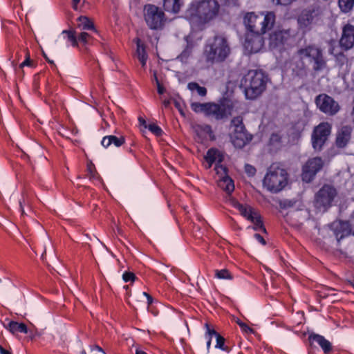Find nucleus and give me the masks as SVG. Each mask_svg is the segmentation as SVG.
<instances>
[{"label":"nucleus","mask_w":354,"mask_h":354,"mask_svg":"<svg viewBox=\"0 0 354 354\" xmlns=\"http://www.w3.org/2000/svg\"><path fill=\"white\" fill-rule=\"evenodd\" d=\"M137 279L136 274L131 272H124L122 274V279L124 282H133Z\"/></svg>","instance_id":"37998d69"},{"label":"nucleus","mask_w":354,"mask_h":354,"mask_svg":"<svg viewBox=\"0 0 354 354\" xmlns=\"http://www.w3.org/2000/svg\"><path fill=\"white\" fill-rule=\"evenodd\" d=\"M315 102L317 108L328 115H335L340 109L338 102L327 94H319Z\"/></svg>","instance_id":"9b49d317"},{"label":"nucleus","mask_w":354,"mask_h":354,"mask_svg":"<svg viewBox=\"0 0 354 354\" xmlns=\"http://www.w3.org/2000/svg\"><path fill=\"white\" fill-rule=\"evenodd\" d=\"M225 342V339L222 335H218L217 337H216L215 348L229 353L232 351V348L228 345H226Z\"/></svg>","instance_id":"2f4dec72"},{"label":"nucleus","mask_w":354,"mask_h":354,"mask_svg":"<svg viewBox=\"0 0 354 354\" xmlns=\"http://www.w3.org/2000/svg\"><path fill=\"white\" fill-rule=\"evenodd\" d=\"M178 106H179V103L178 102H175V106L178 108Z\"/></svg>","instance_id":"e2e57ef3"},{"label":"nucleus","mask_w":354,"mask_h":354,"mask_svg":"<svg viewBox=\"0 0 354 354\" xmlns=\"http://www.w3.org/2000/svg\"><path fill=\"white\" fill-rule=\"evenodd\" d=\"M187 88L191 91H196L198 95L201 97H204L207 95V88L204 86H201L198 83L196 82H189L187 84Z\"/></svg>","instance_id":"473e14b6"},{"label":"nucleus","mask_w":354,"mask_h":354,"mask_svg":"<svg viewBox=\"0 0 354 354\" xmlns=\"http://www.w3.org/2000/svg\"><path fill=\"white\" fill-rule=\"evenodd\" d=\"M351 227L348 221H339L334 229L335 237L338 241L351 234Z\"/></svg>","instance_id":"aec40b11"},{"label":"nucleus","mask_w":354,"mask_h":354,"mask_svg":"<svg viewBox=\"0 0 354 354\" xmlns=\"http://www.w3.org/2000/svg\"><path fill=\"white\" fill-rule=\"evenodd\" d=\"M86 171L87 176L90 180H96L99 178V175L93 163L88 164Z\"/></svg>","instance_id":"4c0bfd02"},{"label":"nucleus","mask_w":354,"mask_h":354,"mask_svg":"<svg viewBox=\"0 0 354 354\" xmlns=\"http://www.w3.org/2000/svg\"><path fill=\"white\" fill-rule=\"evenodd\" d=\"M156 82H157V91L160 95H162L165 93V89L164 86L159 82L157 77H156Z\"/></svg>","instance_id":"8fccbe9b"},{"label":"nucleus","mask_w":354,"mask_h":354,"mask_svg":"<svg viewBox=\"0 0 354 354\" xmlns=\"http://www.w3.org/2000/svg\"><path fill=\"white\" fill-rule=\"evenodd\" d=\"M338 56H341V57H344V54H343V53H339V54L338 55Z\"/></svg>","instance_id":"69168bd1"},{"label":"nucleus","mask_w":354,"mask_h":354,"mask_svg":"<svg viewBox=\"0 0 354 354\" xmlns=\"http://www.w3.org/2000/svg\"><path fill=\"white\" fill-rule=\"evenodd\" d=\"M276 16L273 12H248L244 17V24L247 32L266 34L270 31L275 24Z\"/></svg>","instance_id":"20e7f679"},{"label":"nucleus","mask_w":354,"mask_h":354,"mask_svg":"<svg viewBox=\"0 0 354 354\" xmlns=\"http://www.w3.org/2000/svg\"><path fill=\"white\" fill-rule=\"evenodd\" d=\"M128 152H129L131 153H133V150L131 149H128Z\"/></svg>","instance_id":"0e129e2a"},{"label":"nucleus","mask_w":354,"mask_h":354,"mask_svg":"<svg viewBox=\"0 0 354 354\" xmlns=\"http://www.w3.org/2000/svg\"><path fill=\"white\" fill-rule=\"evenodd\" d=\"M206 339H207V351H209L210 346H211V343H212V337H209L208 338H206Z\"/></svg>","instance_id":"13d9d810"},{"label":"nucleus","mask_w":354,"mask_h":354,"mask_svg":"<svg viewBox=\"0 0 354 354\" xmlns=\"http://www.w3.org/2000/svg\"><path fill=\"white\" fill-rule=\"evenodd\" d=\"M125 142V138L123 136L117 137L113 135L106 136L103 137L101 145L104 147L107 148L111 145H113L116 147L122 146Z\"/></svg>","instance_id":"4be33fe9"},{"label":"nucleus","mask_w":354,"mask_h":354,"mask_svg":"<svg viewBox=\"0 0 354 354\" xmlns=\"http://www.w3.org/2000/svg\"><path fill=\"white\" fill-rule=\"evenodd\" d=\"M136 44V55L142 67H145L147 63L148 55L146 52L145 46L142 43L140 39L137 38Z\"/></svg>","instance_id":"bb28decb"},{"label":"nucleus","mask_w":354,"mask_h":354,"mask_svg":"<svg viewBox=\"0 0 354 354\" xmlns=\"http://www.w3.org/2000/svg\"><path fill=\"white\" fill-rule=\"evenodd\" d=\"M170 100H165L162 102L163 106L167 108L170 105Z\"/></svg>","instance_id":"bf43d9fd"},{"label":"nucleus","mask_w":354,"mask_h":354,"mask_svg":"<svg viewBox=\"0 0 354 354\" xmlns=\"http://www.w3.org/2000/svg\"><path fill=\"white\" fill-rule=\"evenodd\" d=\"M204 158L209 165L208 168H210L216 162H217L216 163H221L223 161L224 157L218 149L210 148L207 150Z\"/></svg>","instance_id":"412c9836"},{"label":"nucleus","mask_w":354,"mask_h":354,"mask_svg":"<svg viewBox=\"0 0 354 354\" xmlns=\"http://www.w3.org/2000/svg\"><path fill=\"white\" fill-rule=\"evenodd\" d=\"M205 327L206 328V333H205L206 338H208L209 337H211L212 338L213 336H214L215 337H217V335H220L214 328H212L210 327V325L208 323H205Z\"/></svg>","instance_id":"c03bdc74"},{"label":"nucleus","mask_w":354,"mask_h":354,"mask_svg":"<svg viewBox=\"0 0 354 354\" xmlns=\"http://www.w3.org/2000/svg\"><path fill=\"white\" fill-rule=\"evenodd\" d=\"M183 4L182 0H163L165 10L174 14L179 12Z\"/></svg>","instance_id":"393cba45"},{"label":"nucleus","mask_w":354,"mask_h":354,"mask_svg":"<svg viewBox=\"0 0 354 354\" xmlns=\"http://www.w3.org/2000/svg\"><path fill=\"white\" fill-rule=\"evenodd\" d=\"M124 288L125 289H128V288H129V286H124Z\"/></svg>","instance_id":"338daca9"},{"label":"nucleus","mask_w":354,"mask_h":354,"mask_svg":"<svg viewBox=\"0 0 354 354\" xmlns=\"http://www.w3.org/2000/svg\"><path fill=\"white\" fill-rule=\"evenodd\" d=\"M237 324L241 327V328L245 332H252L253 330L250 327H249L246 324L242 322H238Z\"/></svg>","instance_id":"de8ad7c7"},{"label":"nucleus","mask_w":354,"mask_h":354,"mask_svg":"<svg viewBox=\"0 0 354 354\" xmlns=\"http://www.w3.org/2000/svg\"><path fill=\"white\" fill-rule=\"evenodd\" d=\"M352 128L349 126L342 127L337 132L335 145L338 148L345 147L351 138Z\"/></svg>","instance_id":"f3484780"},{"label":"nucleus","mask_w":354,"mask_h":354,"mask_svg":"<svg viewBox=\"0 0 354 354\" xmlns=\"http://www.w3.org/2000/svg\"><path fill=\"white\" fill-rule=\"evenodd\" d=\"M4 327L8 330L12 334L21 333L27 334L28 327L24 323H19L15 321H8L7 324H3Z\"/></svg>","instance_id":"5701e85b"},{"label":"nucleus","mask_w":354,"mask_h":354,"mask_svg":"<svg viewBox=\"0 0 354 354\" xmlns=\"http://www.w3.org/2000/svg\"><path fill=\"white\" fill-rule=\"evenodd\" d=\"M340 46L346 50L351 48L354 45V26L346 24L344 26L342 35L339 40Z\"/></svg>","instance_id":"dca6fc26"},{"label":"nucleus","mask_w":354,"mask_h":354,"mask_svg":"<svg viewBox=\"0 0 354 354\" xmlns=\"http://www.w3.org/2000/svg\"><path fill=\"white\" fill-rule=\"evenodd\" d=\"M28 66L30 68H33L35 66L34 62L30 57L29 51L27 50L26 53V58L24 61H23L17 68H15V72L20 76L23 77L24 75V67Z\"/></svg>","instance_id":"c85d7f7f"},{"label":"nucleus","mask_w":354,"mask_h":354,"mask_svg":"<svg viewBox=\"0 0 354 354\" xmlns=\"http://www.w3.org/2000/svg\"><path fill=\"white\" fill-rule=\"evenodd\" d=\"M186 40L187 45L179 56L181 58V59H187L192 54V50L194 46V43L192 41H189L187 39H186Z\"/></svg>","instance_id":"e433bc0d"},{"label":"nucleus","mask_w":354,"mask_h":354,"mask_svg":"<svg viewBox=\"0 0 354 354\" xmlns=\"http://www.w3.org/2000/svg\"><path fill=\"white\" fill-rule=\"evenodd\" d=\"M281 136L277 133H273L269 140V145L275 149H279L281 146Z\"/></svg>","instance_id":"72a5a7b5"},{"label":"nucleus","mask_w":354,"mask_h":354,"mask_svg":"<svg viewBox=\"0 0 354 354\" xmlns=\"http://www.w3.org/2000/svg\"><path fill=\"white\" fill-rule=\"evenodd\" d=\"M73 1V8L75 10H77L78 8V4L80 2V0H72Z\"/></svg>","instance_id":"5fc2aeb1"},{"label":"nucleus","mask_w":354,"mask_h":354,"mask_svg":"<svg viewBox=\"0 0 354 354\" xmlns=\"http://www.w3.org/2000/svg\"><path fill=\"white\" fill-rule=\"evenodd\" d=\"M234 207L239 211L241 216L248 221L252 220V217L257 213L250 206L243 205L239 201L234 202Z\"/></svg>","instance_id":"b1692460"},{"label":"nucleus","mask_w":354,"mask_h":354,"mask_svg":"<svg viewBox=\"0 0 354 354\" xmlns=\"http://www.w3.org/2000/svg\"><path fill=\"white\" fill-rule=\"evenodd\" d=\"M62 35L66 39L67 43H69L73 47L78 46L77 36L74 29L64 30Z\"/></svg>","instance_id":"c756f323"},{"label":"nucleus","mask_w":354,"mask_h":354,"mask_svg":"<svg viewBox=\"0 0 354 354\" xmlns=\"http://www.w3.org/2000/svg\"><path fill=\"white\" fill-rule=\"evenodd\" d=\"M254 237L255 238V239L259 242L261 244H262L263 245H266V240L264 239V238L259 234H254Z\"/></svg>","instance_id":"09e8293b"},{"label":"nucleus","mask_w":354,"mask_h":354,"mask_svg":"<svg viewBox=\"0 0 354 354\" xmlns=\"http://www.w3.org/2000/svg\"><path fill=\"white\" fill-rule=\"evenodd\" d=\"M331 125L328 122H321L315 127L312 133V145L315 151H320L331 133Z\"/></svg>","instance_id":"9d476101"},{"label":"nucleus","mask_w":354,"mask_h":354,"mask_svg":"<svg viewBox=\"0 0 354 354\" xmlns=\"http://www.w3.org/2000/svg\"><path fill=\"white\" fill-rule=\"evenodd\" d=\"M252 138L248 133L242 121L235 124L234 132L231 135V141L236 148L241 149L249 143Z\"/></svg>","instance_id":"ddd939ff"},{"label":"nucleus","mask_w":354,"mask_h":354,"mask_svg":"<svg viewBox=\"0 0 354 354\" xmlns=\"http://www.w3.org/2000/svg\"><path fill=\"white\" fill-rule=\"evenodd\" d=\"M301 67L299 68V71L296 73V75L298 76L302 75L306 72L304 64L303 62H301Z\"/></svg>","instance_id":"3c124183"},{"label":"nucleus","mask_w":354,"mask_h":354,"mask_svg":"<svg viewBox=\"0 0 354 354\" xmlns=\"http://www.w3.org/2000/svg\"><path fill=\"white\" fill-rule=\"evenodd\" d=\"M304 17H306V18L305 19H306L308 23H310L312 21V20H313L312 12H308L306 14H304L302 15V18H304Z\"/></svg>","instance_id":"603ef678"},{"label":"nucleus","mask_w":354,"mask_h":354,"mask_svg":"<svg viewBox=\"0 0 354 354\" xmlns=\"http://www.w3.org/2000/svg\"><path fill=\"white\" fill-rule=\"evenodd\" d=\"M219 8L216 0L193 1L185 11V18L193 23H206L217 15Z\"/></svg>","instance_id":"f257e3e1"},{"label":"nucleus","mask_w":354,"mask_h":354,"mask_svg":"<svg viewBox=\"0 0 354 354\" xmlns=\"http://www.w3.org/2000/svg\"><path fill=\"white\" fill-rule=\"evenodd\" d=\"M44 57H45L46 59L48 61V63H50V64L55 65L53 61H52V60L49 59L48 58H47L46 55Z\"/></svg>","instance_id":"680f3d73"},{"label":"nucleus","mask_w":354,"mask_h":354,"mask_svg":"<svg viewBox=\"0 0 354 354\" xmlns=\"http://www.w3.org/2000/svg\"><path fill=\"white\" fill-rule=\"evenodd\" d=\"M214 169L216 170L217 174H221L223 176H228L227 168L225 166L221 165V163H216Z\"/></svg>","instance_id":"79ce46f5"},{"label":"nucleus","mask_w":354,"mask_h":354,"mask_svg":"<svg viewBox=\"0 0 354 354\" xmlns=\"http://www.w3.org/2000/svg\"><path fill=\"white\" fill-rule=\"evenodd\" d=\"M297 55L301 60L307 59L313 65V69L315 72L323 71L327 66L322 49L315 44L299 48Z\"/></svg>","instance_id":"423d86ee"},{"label":"nucleus","mask_w":354,"mask_h":354,"mask_svg":"<svg viewBox=\"0 0 354 354\" xmlns=\"http://www.w3.org/2000/svg\"><path fill=\"white\" fill-rule=\"evenodd\" d=\"M19 210L21 212V214L23 215L25 214V211H24L25 206L30 205L29 196L26 192L24 191L21 193V197L19 201Z\"/></svg>","instance_id":"f704fd0d"},{"label":"nucleus","mask_w":354,"mask_h":354,"mask_svg":"<svg viewBox=\"0 0 354 354\" xmlns=\"http://www.w3.org/2000/svg\"><path fill=\"white\" fill-rule=\"evenodd\" d=\"M288 39V33L283 30L274 31L270 35L269 45L271 48H277L285 44Z\"/></svg>","instance_id":"6ab92c4d"},{"label":"nucleus","mask_w":354,"mask_h":354,"mask_svg":"<svg viewBox=\"0 0 354 354\" xmlns=\"http://www.w3.org/2000/svg\"><path fill=\"white\" fill-rule=\"evenodd\" d=\"M91 38L92 37L88 33L86 32H82L77 36V44L80 42L84 45H86L87 44H88Z\"/></svg>","instance_id":"a19ab883"},{"label":"nucleus","mask_w":354,"mask_h":354,"mask_svg":"<svg viewBox=\"0 0 354 354\" xmlns=\"http://www.w3.org/2000/svg\"><path fill=\"white\" fill-rule=\"evenodd\" d=\"M268 75L259 70H251L241 80V86L244 88L246 98L254 100L266 88Z\"/></svg>","instance_id":"7ed1b4c3"},{"label":"nucleus","mask_w":354,"mask_h":354,"mask_svg":"<svg viewBox=\"0 0 354 354\" xmlns=\"http://www.w3.org/2000/svg\"><path fill=\"white\" fill-rule=\"evenodd\" d=\"M136 354H147V353L146 352H145L144 351H142L140 349H136Z\"/></svg>","instance_id":"052dcab7"},{"label":"nucleus","mask_w":354,"mask_h":354,"mask_svg":"<svg viewBox=\"0 0 354 354\" xmlns=\"http://www.w3.org/2000/svg\"><path fill=\"white\" fill-rule=\"evenodd\" d=\"M308 340L311 344L316 342L322 348L324 354H329L333 351L332 344L323 335L310 333L308 336Z\"/></svg>","instance_id":"a211bd4d"},{"label":"nucleus","mask_w":354,"mask_h":354,"mask_svg":"<svg viewBox=\"0 0 354 354\" xmlns=\"http://www.w3.org/2000/svg\"><path fill=\"white\" fill-rule=\"evenodd\" d=\"M288 174L277 163L272 164L263 178V185L272 193L282 190L288 183Z\"/></svg>","instance_id":"39448f33"},{"label":"nucleus","mask_w":354,"mask_h":354,"mask_svg":"<svg viewBox=\"0 0 354 354\" xmlns=\"http://www.w3.org/2000/svg\"><path fill=\"white\" fill-rule=\"evenodd\" d=\"M0 354H12L11 351L5 349L3 347L0 349Z\"/></svg>","instance_id":"4d7b16f0"},{"label":"nucleus","mask_w":354,"mask_h":354,"mask_svg":"<svg viewBox=\"0 0 354 354\" xmlns=\"http://www.w3.org/2000/svg\"><path fill=\"white\" fill-rule=\"evenodd\" d=\"M147 128L156 136H160L163 133L162 129L155 123L149 124Z\"/></svg>","instance_id":"ea45409f"},{"label":"nucleus","mask_w":354,"mask_h":354,"mask_svg":"<svg viewBox=\"0 0 354 354\" xmlns=\"http://www.w3.org/2000/svg\"><path fill=\"white\" fill-rule=\"evenodd\" d=\"M231 48L227 38L216 35L209 38L203 48V57L207 64L222 63L229 57Z\"/></svg>","instance_id":"f03ea898"},{"label":"nucleus","mask_w":354,"mask_h":354,"mask_svg":"<svg viewBox=\"0 0 354 354\" xmlns=\"http://www.w3.org/2000/svg\"><path fill=\"white\" fill-rule=\"evenodd\" d=\"M194 129L196 133L195 139L199 143H204L208 138L210 140H215L216 139L212 127L209 124H197Z\"/></svg>","instance_id":"2eb2a0df"},{"label":"nucleus","mask_w":354,"mask_h":354,"mask_svg":"<svg viewBox=\"0 0 354 354\" xmlns=\"http://www.w3.org/2000/svg\"><path fill=\"white\" fill-rule=\"evenodd\" d=\"M340 10L344 12H348L354 6V0H338Z\"/></svg>","instance_id":"c9c22d12"},{"label":"nucleus","mask_w":354,"mask_h":354,"mask_svg":"<svg viewBox=\"0 0 354 354\" xmlns=\"http://www.w3.org/2000/svg\"><path fill=\"white\" fill-rule=\"evenodd\" d=\"M138 121H139V123H140V125L145 127V128L147 127L148 124H147V122H146V120L144 118L140 117L138 118Z\"/></svg>","instance_id":"864d4df0"},{"label":"nucleus","mask_w":354,"mask_h":354,"mask_svg":"<svg viewBox=\"0 0 354 354\" xmlns=\"http://www.w3.org/2000/svg\"><path fill=\"white\" fill-rule=\"evenodd\" d=\"M77 28L81 30L97 32L93 22L86 16H80L77 19Z\"/></svg>","instance_id":"a878e982"},{"label":"nucleus","mask_w":354,"mask_h":354,"mask_svg":"<svg viewBox=\"0 0 354 354\" xmlns=\"http://www.w3.org/2000/svg\"><path fill=\"white\" fill-rule=\"evenodd\" d=\"M215 276L221 279H232L233 277L227 269L216 270Z\"/></svg>","instance_id":"58836bf2"},{"label":"nucleus","mask_w":354,"mask_h":354,"mask_svg":"<svg viewBox=\"0 0 354 354\" xmlns=\"http://www.w3.org/2000/svg\"><path fill=\"white\" fill-rule=\"evenodd\" d=\"M263 35L246 32L244 47L250 53H257L264 46Z\"/></svg>","instance_id":"4468645a"},{"label":"nucleus","mask_w":354,"mask_h":354,"mask_svg":"<svg viewBox=\"0 0 354 354\" xmlns=\"http://www.w3.org/2000/svg\"><path fill=\"white\" fill-rule=\"evenodd\" d=\"M190 106L194 112L203 113L205 117L217 121L227 117L229 109L228 106L223 103L214 102H192Z\"/></svg>","instance_id":"0eeeda50"},{"label":"nucleus","mask_w":354,"mask_h":354,"mask_svg":"<svg viewBox=\"0 0 354 354\" xmlns=\"http://www.w3.org/2000/svg\"><path fill=\"white\" fill-rule=\"evenodd\" d=\"M142 294L143 296H145L147 298V305H148V310H149L150 306L153 302V298L152 297L151 295H150L149 293H147L146 292H142Z\"/></svg>","instance_id":"49530a36"},{"label":"nucleus","mask_w":354,"mask_h":354,"mask_svg":"<svg viewBox=\"0 0 354 354\" xmlns=\"http://www.w3.org/2000/svg\"><path fill=\"white\" fill-rule=\"evenodd\" d=\"M218 186L229 195L234 190V181L229 176H222L218 181Z\"/></svg>","instance_id":"cd10ccee"},{"label":"nucleus","mask_w":354,"mask_h":354,"mask_svg":"<svg viewBox=\"0 0 354 354\" xmlns=\"http://www.w3.org/2000/svg\"><path fill=\"white\" fill-rule=\"evenodd\" d=\"M145 20L150 29L161 28L165 22V13L158 6L147 4L145 6Z\"/></svg>","instance_id":"1a4fd4ad"},{"label":"nucleus","mask_w":354,"mask_h":354,"mask_svg":"<svg viewBox=\"0 0 354 354\" xmlns=\"http://www.w3.org/2000/svg\"><path fill=\"white\" fill-rule=\"evenodd\" d=\"M337 194V190L333 186L323 185L315 196V207L320 211H327L332 206Z\"/></svg>","instance_id":"6e6552de"},{"label":"nucleus","mask_w":354,"mask_h":354,"mask_svg":"<svg viewBox=\"0 0 354 354\" xmlns=\"http://www.w3.org/2000/svg\"><path fill=\"white\" fill-rule=\"evenodd\" d=\"M93 350H96V351H99V352H102L103 354H106V353H105V351L103 350V348H101L100 346H98V345H95V346H93Z\"/></svg>","instance_id":"6e6d98bb"},{"label":"nucleus","mask_w":354,"mask_h":354,"mask_svg":"<svg viewBox=\"0 0 354 354\" xmlns=\"http://www.w3.org/2000/svg\"><path fill=\"white\" fill-rule=\"evenodd\" d=\"M245 171L250 176H254L257 171L255 167L249 164L245 165Z\"/></svg>","instance_id":"a18cd8bd"},{"label":"nucleus","mask_w":354,"mask_h":354,"mask_svg":"<svg viewBox=\"0 0 354 354\" xmlns=\"http://www.w3.org/2000/svg\"><path fill=\"white\" fill-rule=\"evenodd\" d=\"M250 221H251L254 224L253 229L255 231L260 230L263 233L267 232L266 229L263 225V221L261 219V217L260 214H259L258 213L255 214V215L252 217V220H250Z\"/></svg>","instance_id":"7c9ffc66"},{"label":"nucleus","mask_w":354,"mask_h":354,"mask_svg":"<svg viewBox=\"0 0 354 354\" xmlns=\"http://www.w3.org/2000/svg\"><path fill=\"white\" fill-rule=\"evenodd\" d=\"M82 354H86L85 351H82Z\"/></svg>","instance_id":"774afa93"},{"label":"nucleus","mask_w":354,"mask_h":354,"mask_svg":"<svg viewBox=\"0 0 354 354\" xmlns=\"http://www.w3.org/2000/svg\"><path fill=\"white\" fill-rule=\"evenodd\" d=\"M323 166L324 161L320 157L308 159L302 168V180L306 183H310Z\"/></svg>","instance_id":"f8f14e48"}]
</instances>
